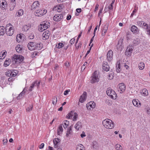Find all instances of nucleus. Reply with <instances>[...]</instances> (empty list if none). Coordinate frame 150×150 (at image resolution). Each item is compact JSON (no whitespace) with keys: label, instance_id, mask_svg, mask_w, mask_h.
I'll list each match as a JSON object with an SVG mask.
<instances>
[{"label":"nucleus","instance_id":"4c0bfd02","mask_svg":"<svg viewBox=\"0 0 150 150\" xmlns=\"http://www.w3.org/2000/svg\"><path fill=\"white\" fill-rule=\"evenodd\" d=\"M24 11L23 10L21 9L18 10V15L17 16L19 17L20 16L22 15Z\"/></svg>","mask_w":150,"mask_h":150},{"label":"nucleus","instance_id":"603ef678","mask_svg":"<svg viewBox=\"0 0 150 150\" xmlns=\"http://www.w3.org/2000/svg\"><path fill=\"white\" fill-rule=\"evenodd\" d=\"M93 44H92L91 45V46L90 47V49L87 51V53H86V55L85 56V57H86V56H87V55L90 52L91 48L93 46Z\"/></svg>","mask_w":150,"mask_h":150},{"label":"nucleus","instance_id":"864d4df0","mask_svg":"<svg viewBox=\"0 0 150 150\" xmlns=\"http://www.w3.org/2000/svg\"><path fill=\"white\" fill-rule=\"evenodd\" d=\"M75 41V39H74V38H73L70 40V43L71 45H72L74 43Z\"/></svg>","mask_w":150,"mask_h":150},{"label":"nucleus","instance_id":"a18cd8bd","mask_svg":"<svg viewBox=\"0 0 150 150\" xmlns=\"http://www.w3.org/2000/svg\"><path fill=\"white\" fill-rule=\"evenodd\" d=\"M69 124V122L67 120H65L64 123L63 127L64 128L67 127Z\"/></svg>","mask_w":150,"mask_h":150},{"label":"nucleus","instance_id":"13d9d810","mask_svg":"<svg viewBox=\"0 0 150 150\" xmlns=\"http://www.w3.org/2000/svg\"><path fill=\"white\" fill-rule=\"evenodd\" d=\"M70 91V90H67L64 91V95H67L68 94L69 92Z\"/></svg>","mask_w":150,"mask_h":150},{"label":"nucleus","instance_id":"dca6fc26","mask_svg":"<svg viewBox=\"0 0 150 150\" xmlns=\"http://www.w3.org/2000/svg\"><path fill=\"white\" fill-rule=\"evenodd\" d=\"M119 88V91H120V93H123L125 89V86L124 83H119L118 86Z\"/></svg>","mask_w":150,"mask_h":150},{"label":"nucleus","instance_id":"aec40b11","mask_svg":"<svg viewBox=\"0 0 150 150\" xmlns=\"http://www.w3.org/2000/svg\"><path fill=\"white\" fill-rule=\"evenodd\" d=\"M39 5V3L38 1H35L31 6V10H34L35 9L38 8Z\"/></svg>","mask_w":150,"mask_h":150},{"label":"nucleus","instance_id":"72a5a7b5","mask_svg":"<svg viewBox=\"0 0 150 150\" xmlns=\"http://www.w3.org/2000/svg\"><path fill=\"white\" fill-rule=\"evenodd\" d=\"M116 150H122V147L119 144H116L115 146Z\"/></svg>","mask_w":150,"mask_h":150},{"label":"nucleus","instance_id":"c85d7f7f","mask_svg":"<svg viewBox=\"0 0 150 150\" xmlns=\"http://www.w3.org/2000/svg\"><path fill=\"white\" fill-rule=\"evenodd\" d=\"M48 22H46L45 23H44L42 25V27L43 30H45L47 29L48 27H49L50 25L48 24Z\"/></svg>","mask_w":150,"mask_h":150},{"label":"nucleus","instance_id":"393cba45","mask_svg":"<svg viewBox=\"0 0 150 150\" xmlns=\"http://www.w3.org/2000/svg\"><path fill=\"white\" fill-rule=\"evenodd\" d=\"M110 96L111 98L114 99H116L117 97L116 93L113 90L112 91V92Z\"/></svg>","mask_w":150,"mask_h":150},{"label":"nucleus","instance_id":"cd10ccee","mask_svg":"<svg viewBox=\"0 0 150 150\" xmlns=\"http://www.w3.org/2000/svg\"><path fill=\"white\" fill-rule=\"evenodd\" d=\"M141 94L144 96H147L148 95V90L146 89H143L142 91Z\"/></svg>","mask_w":150,"mask_h":150},{"label":"nucleus","instance_id":"5701e85b","mask_svg":"<svg viewBox=\"0 0 150 150\" xmlns=\"http://www.w3.org/2000/svg\"><path fill=\"white\" fill-rule=\"evenodd\" d=\"M73 127V125H72L68 129L66 134V136L67 137H68L69 134H71L72 133V128Z\"/></svg>","mask_w":150,"mask_h":150},{"label":"nucleus","instance_id":"20e7f679","mask_svg":"<svg viewBox=\"0 0 150 150\" xmlns=\"http://www.w3.org/2000/svg\"><path fill=\"white\" fill-rule=\"evenodd\" d=\"M92 79L91 80V83H92L98 82L99 81L100 75L97 71H95L93 74Z\"/></svg>","mask_w":150,"mask_h":150},{"label":"nucleus","instance_id":"473e14b6","mask_svg":"<svg viewBox=\"0 0 150 150\" xmlns=\"http://www.w3.org/2000/svg\"><path fill=\"white\" fill-rule=\"evenodd\" d=\"M116 71L117 73H120L121 71V69L120 68V63H118L117 62L116 66Z\"/></svg>","mask_w":150,"mask_h":150},{"label":"nucleus","instance_id":"6ab92c4d","mask_svg":"<svg viewBox=\"0 0 150 150\" xmlns=\"http://www.w3.org/2000/svg\"><path fill=\"white\" fill-rule=\"evenodd\" d=\"M61 140L58 138H55L53 140L54 147L55 148H57L58 147V144L60 142Z\"/></svg>","mask_w":150,"mask_h":150},{"label":"nucleus","instance_id":"0eeeda50","mask_svg":"<svg viewBox=\"0 0 150 150\" xmlns=\"http://www.w3.org/2000/svg\"><path fill=\"white\" fill-rule=\"evenodd\" d=\"M40 84V81H39L37 80L35 81L32 83L30 87L29 88V91H32L33 89L35 86H37V88L38 89L39 88Z\"/></svg>","mask_w":150,"mask_h":150},{"label":"nucleus","instance_id":"7c9ffc66","mask_svg":"<svg viewBox=\"0 0 150 150\" xmlns=\"http://www.w3.org/2000/svg\"><path fill=\"white\" fill-rule=\"evenodd\" d=\"M42 47V44L41 43H36L35 50H39Z\"/></svg>","mask_w":150,"mask_h":150},{"label":"nucleus","instance_id":"1a4fd4ad","mask_svg":"<svg viewBox=\"0 0 150 150\" xmlns=\"http://www.w3.org/2000/svg\"><path fill=\"white\" fill-rule=\"evenodd\" d=\"M123 40L122 38H120L116 46L117 48V50L120 51H121L123 48V46L122 45Z\"/></svg>","mask_w":150,"mask_h":150},{"label":"nucleus","instance_id":"e433bc0d","mask_svg":"<svg viewBox=\"0 0 150 150\" xmlns=\"http://www.w3.org/2000/svg\"><path fill=\"white\" fill-rule=\"evenodd\" d=\"M74 113V111H71L70 113H69L66 116V117L68 118H71L73 116V114Z\"/></svg>","mask_w":150,"mask_h":150},{"label":"nucleus","instance_id":"412c9836","mask_svg":"<svg viewBox=\"0 0 150 150\" xmlns=\"http://www.w3.org/2000/svg\"><path fill=\"white\" fill-rule=\"evenodd\" d=\"M132 103L134 105L137 107H140L141 106V103L137 99H134L132 101Z\"/></svg>","mask_w":150,"mask_h":150},{"label":"nucleus","instance_id":"ea45409f","mask_svg":"<svg viewBox=\"0 0 150 150\" xmlns=\"http://www.w3.org/2000/svg\"><path fill=\"white\" fill-rule=\"evenodd\" d=\"M114 74L113 72L111 73L110 74H109L108 75V79L109 80H112L113 78Z\"/></svg>","mask_w":150,"mask_h":150},{"label":"nucleus","instance_id":"ddd939ff","mask_svg":"<svg viewBox=\"0 0 150 150\" xmlns=\"http://www.w3.org/2000/svg\"><path fill=\"white\" fill-rule=\"evenodd\" d=\"M113 52L111 50H110L107 54V59L110 62L113 59Z\"/></svg>","mask_w":150,"mask_h":150},{"label":"nucleus","instance_id":"f3484780","mask_svg":"<svg viewBox=\"0 0 150 150\" xmlns=\"http://www.w3.org/2000/svg\"><path fill=\"white\" fill-rule=\"evenodd\" d=\"M103 69L106 71H109L110 67L108 63L106 62H103Z\"/></svg>","mask_w":150,"mask_h":150},{"label":"nucleus","instance_id":"774afa93","mask_svg":"<svg viewBox=\"0 0 150 150\" xmlns=\"http://www.w3.org/2000/svg\"><path fill=\"white\" fill-rule=\"evenodd\" d=\"M44 146V143H42L39 147V148L40 149L43 148Z\"/></svg>","mask_w":150,"mask_h":150},{"label":"nucleus","instance_id":"2f4dec72","mask_svg":"<svg viewBox=\"0 0 150 150\" xmlns=\"http://www.w3.org/2000/svg\"><path fill=\"white\" fill-rule=\"evenodd\" d=\"M138 66L140 69L142 70L144 67L145 64L143 62H141L138 64Z\"/></svg>","mask_w":150,"mask_h":150},{"label":"nucleus","instance_id":"0e129e2a","mask_svg":"<svg viewBox=\"0 0 150 150\" xmlns=\"http://www.w3.org/2000/svg\"><path fill=\"white\" fill-rule=\"evenodd\" d=\"M113 5L110 4V6L108 7V9L109 10H112L113 9Z\"/></svg>","mask_w":150,"mask_h":150},{"label":"nucleus","instance_id":"338daca9","mask_svg":"<svg viewBox=\"0 0 150 150\" xmlns=\"http://www.w3.org/2000/svg\"><path fill=\"white\" fill-rule=\"evenodd\" d=\"M76 11L78 13H80L81 12V8H78L76 9Z\"/></svg>","mask_w":150,"mask_h":150},{"label":"nucleus","instance_id":"39448f33","mask_svg":"<svg viewBox=\"0 0 150 150\" xmlns=\"http://www.w3.org/2000/svg\"><path fill=\"white\" fill-rule=\"evenodd\" d=\"M18 73V71L15 70H10L6 73V75L8 76L15 77Z\"/></svg>","mask_w":150,"mask_h":150},{"label":"nucleus","instance_id":"a19ab883","mask_svg":"<svg viewBox=\"0 0 150 150\" xmlns=\"http://www.w3.org/2000/svg\"><path fill=\"white\" fill-rule=\"evenodd\" d=\"M25 92H24V91H23L17 97V98L18 100L20 99L21 97L23 96V95H24Z\"/></svg>","mask_w":150,"mask_h":150},{"label":"nucleus","instance_id":"6e6d98bb","mask_svg":"<svg viewBox=\"0 0 150 150\" xmlns=\"http://www.w3.org/2000/svg\"><path fill=\"white\" fill-rule=\"evenodd\" d=\"M133 43L135 45H136L138 44L139 42L138 40H134L133 41Z\"/></svg>","mask_w":150,"mask_h":150},{"label":"nucleus","instance_id":"a211bd4d","mask_svg":"<svg viewBox=\"0 0 150 150\" xmlns=\"http://www.w3.org/2000/svg\"><path fill=\"white\" fill-rule=\"evenodd\" d=\"M86 93L84 92L82 95L81 96L80 98L79 99V101L81 103L83 102L86 100Z\"/></svg>","mask_w":150,"mask_h":150},{"label":"nucleus","instance_id":"49530a36","mask_svg":"<svg viewBox=\"0 0 150 150\" xmlns=\"http://www.w3.org/2000/svg\"><path fill=\"white\" fill-rule=\"evenodd\" d=\"M16 3H15V2L11 4V8H10L11 10L12 11L13 9L16 6Z\"/></svg>","mask_w":150,"mask_h":150},{"label":"nucleus","instance_id":"c756f323","mask_svg":"<svg viewBox=\"0 0 150 150\" xmlns=\"http://www.w3.org/2000/svg\"><path fill=\"white\" fill-rule=\"evenodd\" d=\"M30 28V25L29 24H28V25H24L22 28V30L25 31H27Z\"/></svg>","mask_w":150,"mask_h":150},{"label":"nucleus","instance_id":"2eb2a0df","mask_svg":"<svg viewBox=\"0 0 150 150\" xmlns=\"http://www.w3.org/2000/svg\"><path fill=\"white\" fill-rule=\"evenodd\" d=\"M50 35V33L49 31L46 30L42 34V37L43 40H47L49 38Z\"/></svg>","mask_w":150,"mask_h":150},{"label":"nucleus","instance_id":"58836bf2","mask_svg":"<svg viewBox=\"0 0 150 150\" xmlns=\"http://www.w3.org/2000/svg\"><path fill=\"white\" fill-rule=\"evenodd\" d=\"M73 115H74V116L73 117V121H75L77 120L78 117V115L76 112H74Z\"/></svg>","mask_w":150,"mask_h":150},{"label":"nucleus","instance_id":"f03ea898","mask_svg":"<svg viewBox=\"0 0 150 150\" xmlns=\"http://www.w3.org/2000/svg\"><path fill=\"white\" fill-rule=\"evenodd\" d=\"M24 58L21 55L14 54L12 60L14 63L18 64L23 61Z\"/></svg>","mask_w":150,"mask_h":150},{"label":"nucleus","instance_id":"f8f14e48","mask_svg":"<svg viewBox=\"0 0 150 150\" xmlns=\"http://www.w3.org/2000/svg\"><path fill=\"white\" fill-rule=\"evenodd\" d=\"M137 23L139 26L146 30L149 27L148 25L143 21H138Z\"/></svg>","mask_w":150,"mask_h":150},{"label":"nucleus","instance_id":"9b49d317","mask_svg":"<svg viewBox=\"0 0 150 150\" xmlns=\"http://www.w3.org/2000/svg\"><path fill=\"white\" fill-rule=\"evenodd\" d=\"M36 45V43L30 42L28 44V48L30 50H35Z\"/></svg>","mask_w":150,"mask_h":150},{"label":"nucleus","instance_id":"7ed1b4c3","mask_svg":"<svg viewBox=\"0 0 150 150\" xmlns=\"http://www.w3.org/2000/svg\"><path fill=\"white\" fill-rule=\"evenodd\" d=\"M6 33L8 35L11 36L14 33V28L11 24H8L6 27Z\"/></svg>","mask_w":150,"mask_h":150},{"label":"nucleus","instance_id":"37998d69","mask_svg":"<svg viewBox=\"0 0 150 150\" xmlns=\"http://www.w3.org/2000/svg\"><path fill=\"white\" fill-rule=\"evenodd\" d=\"M11 60L9 59H8V60H6L4 62V66L5 67H7L10 64L9 62Z\"/></svg>","mask_w":150,"mask_h":150},{"label":"nucleus","instance_id":"09e8293b","mask_svg":"<svg viewBox=\"0 0 150 150\" xmlns=\"http://www.w3.org/2000/svg\"><path fill=\"white\" fill-rule=\"evenodd\" d=\"M58 45L57 47L58 48H62L64 46L63 44L62 43H58Z\"/></svg>","mask_w":150,"mask_h":150},{"label":"nucleus","instance_id":"680f3d73","mask_svg":"<svg viewBox=\"0 0 150 150\" xmlns=\"http://www.w3.org/2000/svg\"><path fill=\"white\" fill-rule=\"evenodd\" d=\"M38 54V53L36 52H33L32 55V57H35Z\"/></svg>","mask_w":150,"mask_h":150},{"label":"nucleus","instance_id":"c03bdc74","mask_svg":"<svg viewBox=\"0 0 150 150\" xmlns=\"http://www.w3.org/2000/svg\"><path fill=\"white\" fill-rule=\"evenodd\" d=\"M112 89L110 88H108L107 91H106V93L107 95L108 96H110L111 93L112 92Z\"/></svg>","mask_w":150,"mask_h":150},{"label":"nucleus","instance_id":"bf43d9fd","mask_svg":"<svg viewBox=\"0 0 150 150\" xmlns=\"http://www.w3.org/2000/svg\"><path fill=\"white\" fill-rule=\"evenodd\" d=\"M3 144L4 145H5L6 144V143L8 142V140L7 139H4L3 140Z\"/></svg>","mask_w":150,"mask_h":150},{"label":"nucleus","instance_id":"9d476101","mask_svg":"<svg viewBox=\"0 0 150 150\" xmlns=\"http://www.w3.org/2000/svg\"><path fill=\"white\" fill-rule=\"evenodd\" d=\"M62 14L55 15L53 18V20L55 21H59L63 19Z\"/></svg>","mask_w":150,"mask_h":150},{"label":"nucleus","instance_id":"4d7b16f0","mask_svg":"<svg viewBox=\"0 0 150 150\" xmlns=\"http://www.w3.org/2000/svg\"><path fill=\"white\" fill-rule=\"evenodd\" d=\"M33 108L32 106H30L28 108L26 109V110L27 111H30L32 110Z\"/></svg>","mask_w":150,"mask_h":150},{"label":"nucleus","instance_id":"052dcab7","mask_svg":"<svg viewBox=\"0 0 150 150\" xmlns=\"http://www.w3.org/2000/svg\"><path fill=\"white\" fill-rule=\"evenodd\" d=\"M81 34L82 33L81 32L80 34L79 35V36H78V38H77V39L76 40V43H77L78 42L79 39L80 38L81 35Z\"/></svg>","mask_w":150,"mask_h":150},{"label":"nucleus","instance_id":"f257e3e1","mask_svg":"<svg viewBox=\"0 0 150 150\" xmlns=\"http://www.w3.org/2000/svg\"><path fill=\"white\" fill-rule=\"evenodd\" d=\"M102 123L105 127L107 129H112L114 127V122L112 120L109 119L103 120Z\"/></svg>","mask_w":150,"mask_h":150},{"label":"nucleus","instance_id":"de8ad7c7","mask_svg":"<svg viewBox=\"0 0 150 150\" xmlns=\"http://www.w3.org/2000/svg\"><path fill=\"white\" fill-rule=\"evenodd\" d=\"M108 27V25L106 24H105L103 28V31H105V32H107Z\"/></svg>","mask_w":150,"mask_h":150},{"label":"nucleus","instance_id":"69168bd1","mask_svg":"<svg viewBox=\"0 0 150 150\" xmlns=\"http://www.w3.org/2000/svg\"><path fill=\"white\" fill-rule=\"evenodd\" d=\"M86 68V67H85V66L83 65L81 67V71H84V70Z\"/></svg>","mask_w":150,"mask_h":150},{"label":"nucleus","instance_id":"6e6552de","mask_svg":"<svg viewBox=\"0 0 150 150\" xmlns=\"http://www.w3.org/2000/svg\"><path fill=\"white\" fill-rule=\"evenodd\" d=\"M47 12V11L44 8L42 9H40L35 11V13L36 14H35V15L36 16H42L45 14Z\"/></svg>","mask_w":150,"mask_h":150},{"label":"nucleus","instance_id":"423d86ee","mask_svg":"<svg viewBox=\"0 0 150 150\" xmlns=\"http://www.w3.org/2000/svg\"><path fill=\"white\" fill-rule=\"evenodd\" d=\"M134 47L132 45H129L128 46L125 51V54L127 56H129L131 55L132 51L134 49Z\"/></svg>","mask_w":150,"mask_h":150},{"label":"nucleus","instance_id":"c9c22d12","mask_svg":"<svg viewBox=\"0 0 150 150\" xmlns=\"http://www.w3.org/2000/svg\"><path fill=\"white\" fill-rule=\"evenodd\" d=\"M16 51L20 53L21 52L22 50V47H21V45H18L16 47Z\"/></svg>","mask_w":150,"mask_h":150},{"label":"nucleus","instance_id":"8fccbe9b","mask_svg":"<svg viewBox=\"0 0 150 150\" xmlns=\"http://www.w3.org/2000/svg\"><path fill=\"white\" fill-rule=\"evenodd\" d=\"M6 52H6H4L3 53L2 52H1L2 57H1V56H0V57H1L0 58V59H2V57L3 58H4L5 57Z\"/></svg>","mask_w":150,"mask_h":150},{"label":"nucleus","instance_id":"e2e57ef3","mask_svg":"<svg viewBox=\"0 0 150 150\" xmlns=\"http://www.w3.org/2000/svg\"><path fill=\"white\" fill-rule=\"evenodd\" d=\"M58 130H59V131L62 132L63 128L62 125H60L59 127Z\"/></svg>","mask_w":150,"mask_h":150},{"label":"nucleus","instance_id":"f704fd0d","mask_svg":"<svg viewBox=\"0 0 150 150\" xmlns=\"http://www.w3.org/2000/svg\"><path fill=\"white\" fill-rule=\"evenodd\" d=\"M6 2L5 1H4V2H2L1 3V5L0 4V6L2 8L5 9L6 7L7 6L6 4Z\"/></svg>","mask_w":150,"mask_h":150},{"label":"nucleus","instance_id":"4be33fe9","mask_svg":"<svg viewBox=\"0 0 150 150\" xmlns=\"http://www.w3.org/2000/svg\"><path fill=\"white\" fill-rule=\"evenodd\" d=\"M131 31L133 33H138L139 32V29L138 28L134 25H132L131 28Z\"/></svg>","mask_w":150,"mask_h":150},{"label":"nucleus","instance_id":"5fc2aeb1","mask_svg":"<svg viewBox=\"0 0 150 150\" xmlns=\"http://www.w3.org/2000/svg\"><path fill=\"white\" fill-rule=\"evenodd\" d=\"M38 30L39 31H40V32H42L44 30H43L42 25H41L40 26H39V28H38Z\"/></svg>","mask_w":150,"mask_h":150},{"label":"nucleus","instance_id":"3c124183","mask_svg":"<svg viewBox=\"0 0 150 150\" xmlns=\"http://www.w3.org/2000/svg\"><path fill=\"white\" fill-rule=\"evenodd\" d=\"M145 110L147 114L150 115V108L148 107L146 108Z\"/></svg>","mask_w":150,"mask_h":150},{"label":"nucleus","instance_id":"79ce46f5","mask_svg":"<svg viewBox=\"0 0 150 150\" xmlns=\"http://www.w3.org/2000/svg\"><path fill=\"white\" fill-rule=\"evenodd\" d=\"M52 103L54 105H55L57 102V98L56 97H54L52 99Z\"/></svg>","mask_w":150,"mask_h":150},{"label":"nucleus","instance_id":"4468645a","mask_svg":"<svg viewBox=\"0 0 150 150\" xmlns=\"http://www.w3.org/2000/svg\"><path fill=\"white\" fill-rule=\"evenodd\" d=\"M86 107L88 110H91V108H93L95 107V103L93 101H91L87 103Z\"/></svg>","mask_w":150,"mask_h":150},{"label":"nucleus","instance_id":"bb28decb","mask_svg":"<svg viewBox=\"0 0 150 150\" xmlns=\"http://www.w3.org/2000/svg\"><path fill=\"white\" fill-rule=\"evenodd\" d=\"M6 28L2 26L0 28V35H4L6 32Z\"/></svg>","mask_w":150,"mask_h":150},{"label":"nucleus","instance_id":"b1692460","mask_svg":"<svg viewBox=\"0 0 150 150\" xmlns=\"http://www.w3.org/2000/svg\"><path fill=\"white\" fill-rule=\"evenodd\" d=\"M74 127L75 129L77 130H79V129L81 128L82 127V124L81 122L79 121L76 124Z\"/></svg>","mask_w":150,"mask_h":150},{"label":"nucleus","instance_id":"a878e982","mask_svg":"<svg viewBox=\"0 0 150 150\" xmlns=\"http://www.w3.org/2000/svg\"><path fill=\"white\" fill-rule=\"evenodd\" d=\"M76 150H85V148L83 145L79 144L77 146Z\"/></svg>","mask_w":150,"mask_h":150}]
</instances>
